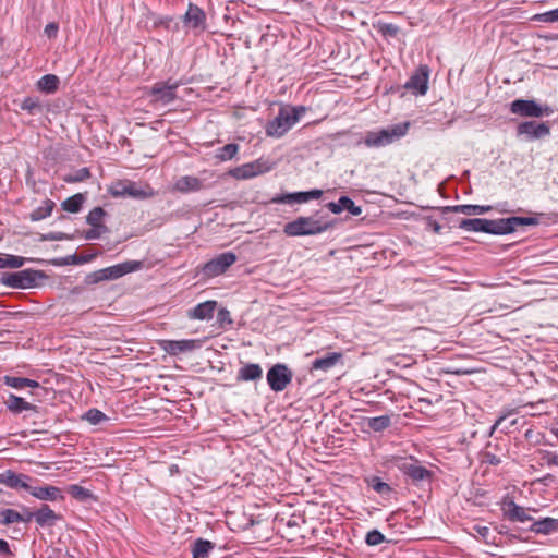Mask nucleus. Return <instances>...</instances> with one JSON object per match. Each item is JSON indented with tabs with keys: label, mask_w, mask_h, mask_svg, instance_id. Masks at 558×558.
Here are the masks:
<instances>
[{
	"label": "nucleus",
	"mask_w": 558,
	"mask_h": 558,
	"mask_svg": "<svg viewBox=\"0 0 558 558\" xmlns=\"http://www.w3.org/2000/svg\"><path fill=\"white\" fill-rule=\"evenodd\" d=\"M411 126L410 121L388 125L384 129L368 131L365 133L362 143L369 148H380L390 145L402 138Z\"/></svg>",
	"instance_id": "obj_1"
},
{
	"label": "nucleus",
	"mask_w": 558,
	"mask_h": 558,
	"mask_svg": "<svg viewBox=\"0 0 558 558\" xmlns=\"http://www.w3.org/2000/svg\"><path fill=\"white\" fill-rule=\"evenodd\" d=\"M305 111L306 108L303 106L281 107L276 118L269 121L265 128L267 136L277 138L283 136L296 122H299Z\"/></svg>",
	"instance_id": "obj_2"
},
{
	"label": "nucleus",
	"mask_w": 558,
	"mask_h": 558,
	"mask_svg": "<svg viewBox=\"0 0 558 558\" xmlns=\"http://www.w3.org/2000/svg\"><path fill=\"white\" fill-rule=\"evenodd\" d=\"M328 222H323L314 216L298 217L284 225L283 232L288 236L317 235L329 229Z\"/></svg>",
	"instance_id": "obj_3"
},
{
	"label": "nucleus",
	"mask_w": 558,
	"mask_h": 558,
	"mask_svg": "<svg viewBox=\"0 0 558 558\" xmlns=\"http://www.w3.org/2000/svg\"><path fill=\"white\" fill-rule=\"evenodd\" d=\"M536 225H538V219L535 217L512 216L500 219H485L484 232L495 235H505L514 232L518 227Z\"/></svg>",
	"instance_id": "obj_4"
},
{
	"label": "nucleus",
	"mask_w": 558,
	"mask_h": 558,
	"mask_svg": "<svg viewBox=\"0 0 558 558\" xmlns=\"http://www.w3.org/2000/svg\"><path fill=\"white\" fill-rule=\"evenodd\" d=\"M44 272L34 269H24L16 272H3L0 283L14 289H28L37 284V280L44 278Z\"/></svg>",
	"instance_id": "obj_5"
},
{
	"label": "nucleus",
	"mask_w": 558,
	"mask_h": 558,
	"mask_svg": "<svg viewBox=\"0 0 558 558\" xmlns=\"http://www.w3.org/2000/svg\"><path fill=\"white\" fill-rule=\"evenodd\" d=\"M430 404V401L421 397V405ZM452 425L451 416L448 410H438L433 414L426 413L421 407V429L446 430Z\"/></svg>",
	"instance_id": "obj_6"
},
{
	"label": "nucleus",
	"mask_w": 558,
	"mask_h": 558,
	"mask_svg": "<svg viewBox=\"0 0 558 558\" xmlns=\"http://www.w3.org/2000/svg\"><path fill=\"white\" fill-rule=\"evenodd\" d=\"M274 167L269 160L259 158L229 170V175L236 180H248L269 172Z\"/></svg>",
	"instance_id": "obj_7"
},
{
	"label": "nucleus",
	"mask_w": 558,
	"mask_h": 558,
	"mask_svg": "<svg viewBox=\"0 0 558 558\" xmlns=\"http://www.w3.org/2000/svg\"><path fill=\"white\" fill-rule=\"evenodd\" d=\"M510 111L513 114L526 118H542L550 116L553 109L548 106H541L533 99H515L510 104Z\"/></svg>",
	"instance_id": "obj_8"
},
{
	"label": "nucleus",
	"mask_w": 558,
	"mask_h": 558,
	"mask_svg": "<svg viewBox=\"0 0 558 558\" xmlns=\"http://www.w3.org/2000/svg\"><path fill=\"white\" fill-rule=\"evenodd\" d=\"M267 384L275 392L283 391L293 379V372L283 363L272 365L266 374Z\"/></svg>",
	"instance_id": "obj_9"
},
{
	"label": "nucleus",
	"mask_w": 558,
	"mask_h": 558,
	"mask_svg": "<svg viewBox=\"0 0 558 558\" xmlns=\"http://www.w3.org/2000/svg\"><path fill=\"white\" fill-rule=\"evenodd\" d=\"M140 262H125L114 266H110L100 270L95 271L89 276L90 282H99L102 280H116L122 276L137 270L140 268Z\"/></svg>",
	"instance_id": "obj_10"
},
{
	"label": "nucleus",
	"mask_w": 558,
	"mask_h": 558,
	"mask_svg": "<svg viewBox=\"0 0 558 558\" xmlns=\"http://www.w3.org/2000/svg\"><path fill=\"white\" fill-rule=\"evenodd\" d=\"M178 83L157 82L155 83L149 92L151 97L150 102L155 105L167 106L175 100Z\"/></svg>",
	"instance_id": "obj_11"
},
{
	"label": "nucleus",
	"mask_w": 558,
	"mask_h": 558,
	"mask_svg": "<svg viewBox=\"0 0 558 558\" xmlns=\"http://www.w3.org/2000/svg\"><path fill=\"white\" fill-rule=\"evenodd\" d=\"M236 259V255L233 252L221 253L204 265L203 272L207 277L219 276L232 266Z\"/></svg>",
	"instance_id": "obj_12"
},
{
	"label": "nucleus",
	"mask_w": 558,
	"mask_h": 558,
	"mask_svg": "<svg viewBox=\"0 0 558 558\" xmlns=\"http://www.w3.org/2000/svg\"><path fill=\"white\" fill-rule=\"evenodd\" d=\"M109 193L113 197H124L130 196L132 198L144 199L153 196L151 192H146V190L141 189L134 182H117L110 186Z\"/></svg>",
	"instance_id": "obj_13"
},
{
	"label": "nucleus",
	"mask_w": 558,
	"mask_h": 558,
	"mask_svg": "<svg viewBox=\"0 0 558 558\" xmlns=\"http://www.w3.org/2000/svg\"><path fill=\"white\" fill-rule=\"evenodd\" d=\"M444 207L429 208L428 206H421V221L424 222L426 230H432L434 233H439L444 228L442 221L446 220L445 213L440 209Z\"/></svg>",
	"instance_id": "obj_14"
},
{
	"label": "nucleus",
	"mask_w": 558,
	"mask_h": 558,
	"mask_svg": "<svg viewBox=\"0 0 558 558\" xmlns=\"http://www.w3.org/2000/svg\"><path fill=\"white\" fill-rule=\"evenodd\" d=\"M550 134V128L545 122L534 120L521 122L517 126V135H525L527 140H538Z\"/></svg>",
	"instance_id": "obj_15"
},
{
	"label": "nucleus",
	"mask_w": 558,
	"mask_h": 558,
	"mask_svg": "<svg viewBox=\"0 0 558 558\" xmlns=\"http://www.w3.org/2000/svg\"><path fill=\"white\" fill-rule=\"evenodd\" d=\"M159 345L168 354L179 355L201 348V342L196 339L160 340Z\"/></svg>",
	"instance_id": "obj_16"
},
{
	"label": "nucleus",
	"mask_w": 558,
	"mask_h": 558,
	"mask_svg": "<svg viewBox=\"0 0 558 558\" xmlns=\"http://www.w3.org/2000/svg\"><path fill=\"white\" fill-rule=\"evenodd\" d=\"M29 481H32L31 476L22 473H15L11 470H7L3 473H0V483L10 488H23L26 492H29L32 486L28 484Z\"/></svg>",
	"instance_id": "obj_17"
},
{
	"label": "nucleus",
	"mask_w": 558,
	"mask_h": 558,
	"mask_svg": "<svg viewBox=\"0 0 558 558\" xmlns=\"http://www.w3.org/2000/svg\"><path fill=\"white\" fill-rule=\"evenodd\" d=\"M183 23L187 27L204 31L206 28V14L199 7L190 3L183 15Z\"/></svg>",
	"instance_id": "obj_18"
},
{
	"label": "nucleus",
	"mask_w": 558,
	"mask_h": 558,
	"mask_svg": "<svg viewBox=\"0 0 558 558\" xmlns=\"http://www.w3.org/2000/svg\"><path fill=\"white\" fill-rule=\"evenodd\" d=\"M343 360V354L341 352H329L325 356L317 357L312 362L310 372L314 373L316 371L327 373L336 365L341 364Z\"/></svg>",
	"instance_id": "obj_19"
},
{
	"label": "nucleus",
	"mask_w": 558,
	"mask_h": 558,
	"mask_svg": "<svg viewBox=\"0 0 558 558\" xmlns=\"http://www.w3.org/2000/svg\"><path fill=\"white\" fill-rule=\"evenodd\" d=\"M396 466L413 483L418 482V461L413 457H398L395 459Z\"/></svg>",
	"instance_id": "obj_20"
},
{
	"label": "nucleus",
	"mask_w": 558,
	"mask_h": 558,
	"mask_svg": "<svg viewBox=\"0 0 558 558\" xmlns=\"http://www.w3.org/2000/svg\"><path fill=\"white\" fill-rule=\"evenodd\" d=\"M28 493L33 497L45 501H57L64 499L63 495L61 494V489L52 485H45L40 487L31 486V490Z\"/></svg>",
	"instance_id": "obj_21"
},
{
	"label": "nucleus",
	"mask_w": 558,
	"mask_h": 558,
	"mask_svg": "<svg viewBox=\"0 0 558 558\" xmlns=\"http://www.w3.org/2000/svg\"><path fill=\"white\" fill-rule=\"evenodd\" d=\"M4 404L7 409L14 414H20L23 411H38L37 405H34L13 393L8 395V397L4 399Z\"/></svg>",
	"instance_id": "obj_22"
},
{
	"label": "nucleus",
	"mask_w": 558,
	"mask_h": 558,
	"mask_svg": "<svg viewBox=\"0 0 558 558\" xmlns=\"http://www.w3.org/2000/svg\"><path fill=\"white\" fill-rule=\"evenodd\" d=\"M263 377V368L257 363H245L238 371L236 380L238 381H257Z\"/></svg>",
	"instance_id": "obj_23"
},
{
	"label": "nucleus",
	"mask_w": 558,
	"mask_h": 558,
	"mask_svg": "<svg viewBox=\"0 0 558 558\" xmlns=\"http://www.w3.org/2000/svg\"><path fill=\"white\" fill-rule=\"evenodd\" d=\"M490 206H484V205H456V206H445L442 209H440L441 213L449 214V213H461L466 216H476V215H483L488 211H490Z\"/></svg>",
	"instance_id": "obj_24"
},
{
	"label": "nucleus",
	"mask_w": 558,
	"mask_h": 558,
	"mask_svg": "<svg viewBox=\"0 0 558 558\" xmlns=\"http://www.w3.org/2000/svg\"><path fill=\"white\" fill-rule=\"evenodd\" d=\"M36 523L44 526H53L61 515L56 513L48 505L43 504L36 511Z\"/></svg>",
	"instance_id": "obj_25"
},
{
	"label": "nucleus",
	"mask_w": 558,
	"mask_h": 558,
	"mask_svg": "<svg viewBox=\"0 0 558 558\" xmlns=\"http://www.w3.org/2000/svg\"><path fill=\"white\" fill-rule=\"evenodd\" d=\"M217 302L216 301H206L197 304L195 307L189 311V317L192 319H210L216 310Z\"/></svg>",
	"instance_id": "obj_26"
},
{
	"label": "nucleus",
	"mask_w": 558,
	"mask_h": 558,
	"mask_svg": "<svg viewBox=\"0 0 558 558\" xmlns=\"http://www.w3.org/2000/svg\"><path fill=\"white\" fill-rule=\"evenodd\" d=\"M203 182L192 175H184L179 178L174 183V190L180 193H190L202 190Z\"/></svg>",
	"instance_id": "obj_27"
},
{
	"label": "nucleus",
	"mask_w": 558,
	"mask_h": 558,
	"mask_svg": "<svg viewBox=\"0 0 558 558\" xmlns=\"http://www.w3.org/2000/svg\"><path fill=\"white\" fill-rule=\"evenodd\" d=\"M505 512L508 519L513 522H526L532 520L527 511L514 501H509L506 505Z\"/></svg>",
	"instance_id": "obj_28"
},
{
	"label": "nucleus",
	"mask_w": 558,
	"mask_h": 558,
	"mask_svg": "<svg viewBox=\"0 0 558 558\" xmlns=\"http://www.w3.org/2000/svg\"><path fill=\"white\" fill-rule=\"evenodd\" d=\"M558 530V519L554 518H544L542 520L535 521L531 526L530 531L536 534H550L554 531Z\"/></svg>",
	"instance_id": "obj_29"
},
{
	"label": "nucleus",
	"mask_w": 558,
	"mask_h": 558,
	"mask_svg": "<svg viewBox=\"0 0 558 558\" xmlns=\"http://www.w3.org/2000/svg\"><path fill=\"white\" fill-rule=\"evenodd\" d=\"M66 492L71 495V497H73L75 500H77L80 502L95 500V496L92 493V490H89L81 485H77V484L69 485L66 487Z\"/></svg>",
	"instance_id": "obj_30"
},
{
	"label": "nucleus",
	"mask_w": 558,
	"mask_h": 558,
	"mask_svg": "<svg viewBox=\"0 0 558 558\" xmlns=\"http://www.w3.org/2000/svg\"><path fill=\"white\" fill-rule=\"evenodd\" d=\"M307 196L306 192H295V193H287L277 195L271 199L274 204H293V203H306Z\"/></svg>",
	"instance_id": "obj_31"
},
{
	"label": "nucleus",
	"mask_w": 558,
	"mask_h": 558,
	"mask_svg": "<svg viewBox=\"0 0 558 558\" xmlns=\"http://www.w3.org/2000/svg\"><path fill=\"white\" fill-rule=\"evenodd\" d=\"M215 544L210 541L198 538L194 542L192 554L193 558H208L209 551L214 549Z\"/></svg>",
	"instance_id": "obj_32"
},
{
	"label": "nucleus",
	"mask_w": 558,
	"mask_h": 558,
	"mask_svg": "<svg viewBox=\"0 0 558 558\" xmlns=\"http://www.w3.org/2000/svg\"><path fill=\"white\" fill-rule=\"evenodd\" d=\"M85 197L83 194L77 193L71 197H68L61 203V207L64 211L76 214L82 209Z\"/></svg>",
	"instance_id": "obj_33"
},
{
	"label": "nucleus",
	"mask_w": 558,
	"mask_h": 558,
	"mask_svg": "<svg viewBox=\"0 0 558 558\" xmlns=\"http://www.w3.org/2000/svg\"><path fill=\"white\" fill-rule=\"evenodd\" d=\"M56 204L51 199H45L43 204L31 213V219L33 221H39L49 217L54 208Z\"/></svg>",
	"instance_id": "obj_34"
},
{
	"label": "nucleus",
	"mask_w": 558,
	"mask_h": 558,
	"mask_svg": "<svg viewBox=\"0 0 558 558\" xmlns=\"http://www.w3.org/2000/svg\"><path fill=\"white\" fill-rule=\"evenodd\" d=\"M59 82L57 75L46 74L37 82V87L39 90L50 94L58 89Z\"/></svg>",
	"instance_id": "obj_35"
},
{
	"label": "nucleus",
	"mask_w": 558,
	"mask_h": 558,
	"mask_svg": "<svg viewBox=\"0 0 558 558\" xmlns=\"http://www.w3.org/2000/svg\"><path fill=\"white\" fill-rule=\"evenodd\" d=\"M26 262L25 257L10 254H0V269L10 268L16 269L21 268Z\"/></svg>",
	"instance_id": "obj_36"
},
{
	"label": "nucleus",
	"mask_w": 558,
	"mask_h": 558,
	"mask_svg": "<svg viewBox=\"0 0 558 558\" xmlns=\"http://www.w3.org/2000/svg\"><path fill=\"white\" fill-rule=\"evenodd\" d=\"M485 218H466L458 222V227L464 231L484 232Z\"/></svg>",
	"instance_id": "obj_37"
},
{
	"label": "nucleus",
	"mask_w": 558,
	"mask_h": 558,
	"mask_svg": "<svg viewBox=\"0 0 558 558\" xmlns=\"http://www.w3.org/2000/svg\"><path fill=\"white\" fill-rule=\"evenodd\" d=\"M365 482L368 487L373 488L381 496H388L391 493V487L386 482H383L378 476L366 477Z\"/></svg>",
	"instance_id": "obj_38"
},
{
	"label": "nucleus",
	"mask_w": 558,
	"mask_h": 558,
	"mask_svg": "<svg viewBox=\"0 0 558 558\" xmlns=\"http://www.w3.org/2000/svg\"><path fill=\"white\" fill-rule=\"evenodd\" d=\"M240 146L235 143H229L216 151V158L221 161L231 160L239 153Z\"/></svg>",
	"instance_id": "obj_39"
},
{
	"label": "nucleus",
	"mask_w": 558,
	"mask_h": 558,
	"mask_svg": "<svg viewBox=\"0 0 558 558\" xmlns=\"http://www.w3.org/2000/svg\"><path fill=\"white\" fill-rule=\"evenodd\" d=\"M106 215L107 213L104 210V208L95 207L88 213L86 222L92 227H101L102 230H107V227L101 223V220Z\"/></svg>",
	"instance_id": "obj_40"
},
{
	"label": "nucleus",
	"mask_w": 558,
	"mask_h": 558,
	"mask_svg": "<svg viewBox=\"0 0 558 558\" xmlns=\"http://www.w3.org/2000/svg\"><path fill=\"white\" fill-rule=\"evenodd\" d=\"M90 178V171L88 168L84 167L81 169H77L73 172H70L63 177V181L66 183H76V182H83Z\"/></svg>",
	"instance_id": "obj_41"
},
{
	"label": "nucleus",
	"mask_w": 558,
	"mask_h": 558,
	"mask_svg": "<svg viewBox=\"0 0 558 558\" xmlns=\"http://www.w3.org/2000/svg\"><path fill=\"white\" fill-rule=\"evenodd\" d=\"M21 109L27 111L29 114L43 112V106L36 97H26L21 104Z\"/></svg>",
	"instance_id": "obj_42"
},
{
	"label": "nucleus",
	"mask_w": 558,
	"mask_h": 558,
	"mask_svg": "<svg viewBox=\"0 0 558 558\" xmlns=\"http://www.w3.org/2000/svg\"><path fill=\"white\" fill-rule=\"evenodd\" d=\"M22 521V514L14 509H3L0 511V524L10 525Z\"/></svg>",
	"instance_id": "obj_43"
},
{
	"label": "nucleus",
	"mask_w": 558,
	"mask_h": 558,
	"mask_svg": "<svg viewBox=\"0 0 558 558\" xmlns=\"http://www.w3.org/2000/svg\"><path fill=\"white\" fill-rule=\"evenodd\" d=\"M391 424V420L388 415H381L372 417L368 421V427L374 432H381L388 428Z\"/></svg>",
	"instance_id": "obj_44"
},
{
	"label": "nucleus",
	"mask_w": 558,
	"mask_h": 558,
	"mask_svg": "<svg viewBox=\"0 0 558 558\" xmlns=\"http://www.w3.org/2000/svg\"><path fill=\"white\" fill-rule=\"evenodd\" d=\"M434 476V471L421 466V490H432V482Z\"/></svg>",
	"instance_id": "obj_45"
},
{
	"label": "nucleus",
	"mask_w": 558,
	"mask_h": 558,
	"mask_svg": "<svg viewBox=\"0 0 558 558\" xmlns=\"http://www.w3.org/2000/svg\"><path fill=\"white\" fill-rule=\"evenodd\" d=\"M340 205L342 207V211L348 210L353 216H359L362 214V208L356 206L354 202L348 196L340 197Z\"/></svg>",
	"instance_id": "obj_46"
},
{
	"label": "nucleus",
	"mask_w": 558,
	"mask_h": 558,
	"mask_svg": "<svg viewBox=\"0 0 558 558\" xmlns=\"http://www.w3.org/2000/svg\"><path fill=\"white\" fill-rule=\"evenodd\" d=\"M533 21L544 22V23H554L558 22V8L548 12L535 14L532 17Z\"/></svg>",
	"instance_id": "obj_47"
},
{
	"label": "nucleus",
	"mask_w": 558,
	"mask_h": 558,
	"mask_svg": "<svg viewBox=\"0 0 558 558\" xmlns=\"http://www.w3.org/2000/svg\"><path fill=\"white\" fill-rule=\"evenodd\" d=\"M85 418L93 425H97L101 423L102 421H106L108 417L98 409H89L86 414Z\"/></svg>",
	"instance_id": "obj_48"
},
{
	"label": "nucleus",
	"mask_w": 558,
	"mask_h": 558,
	"mask_svg": "<svg viewBox=\"0 0 558 558\" xmlns=\"http://www.w3.org/2000/svg\"><path fill=\"white\" fill-rule=\"evenodd\" d=\"M365 542L368 546H376L385 542V535L378 530H372L366 534Z\"/></svg>",
	"instance_id": "obj_49"
},
{
	"label": "nucleus",
	"mask_w": 558,
	"mask_h": 558,
	"mask_svg": "<svg viewBox=\"0 0 558 558\" xmlns=\"http://www.w3.org/2000/svg\"><path fill=\"white\" fill-rule=\"evenodd\" d=\"M4 383L14 388V389H23L24 387V377H12V376H5Z\"/></svg>",
	"instance_id": "obj_50"
},
{
	"label": "nucleus",
	"mask_w": 558,
	"mask_h": 558,
	"mask_svg": "<svg viewBox=\"0 0 558 558\" xmlns=\"http://www.w3.org/2000/svg\"><path fill=\"white\" fill-rule=\"evenodd\" d=\"M58 32H59V24L56 22L48 23L44 29V34L49 39H54L58 36Z\"/></svg>",
	"instance_id": "obj_51"
},
{
	"label": "nucleus",
	"mask_w": 558,
	"mask_h": 558,
	"mask_svg": "<svg viewBox=\"0 0 558 558\" xmlns=\"http://www.w3.org/2000/svg\"><path fill=\"white\" fill-rule=\"evenodd\" d=\"M428 68L421 65V96L427 92Z\"/></svg>",
	"instance_id": "obj_52"
},
{
	"label": "nucleus",
	"mask_w": 558,
	"mask_h": 558,
	"mask_svg": "<svg viewBox=\"0 0 558 558\" xmlns=\"http://www.w3.org/2000/svg\"><path fill=\"white\" fill-rule=\"evenodd\" d=\"M404 87L413 89V94L418 95V70L413 72L410 81L405 84Z\"/></svg>",
	"instance_id": "obj_53"
},
{
	"label": "nucleus",
	"mask_w": 558,
	"mask_h": 558,
	"mask_svg": "<svg viewBox=\"0 0 558 558\" xmlns=\"http://www.w3.org/2000/svg\"><path fill=\"white\" fill-rule=\"evenodd\" d=\"M217 319H218V322L221 325L225 324V323L232 324V319H231L230 313L226 308H220L219 310V312L217 314Z\"/></svg>",
	"instance_id": "obj_54"
},
{
	"label": "nucleus",
	"mask_w": 558,
	"mask_h": 558,
	"mask_svg": "<svg viewBox=\"0 0 558 558\" xmlns=\"http://www.w3.org/2000/svg\"><path fill=\"white\" fill-rule=\"evenodd\" d=\"M107 230H102L101 227H93L89 231H87L86 233V239L87 240H94V239H98L101 233L106 232Z\"/></svg>",
	"instance_id": "obj_55"
},
{
	"label": "nucleus",
	"mask_w": 558,
	"mask_h": 558,
	"mask_svg": "<svg viewBox=\"0 0 558 558\" xmlns=\"http://www.w3.org/2000/svg\"><path fill=\"white\" fill-rule=\"evenodd\" d=\"M0 555L4 557L13 556L10 545L5 539H0Z\"/></svg>",
	"instance_id": "obj_56"
},
{
	"label": "nucleus",
	"mask_w": 558,
	"mask_h": 558,
	"mask_svg": "<svg viewBox=\"0 0 558 558\" xmlns=\"http://www.w3.org/2000/svg\"><path fill=\"white\" fill-rule=\"evenodd\" d=\"M24 510V514H22V521L21 522H25V523H28L31 522L33 519L36 520V512H33L31 511L29 509H27L26 507L23 508Z\"/></svg>",
	"instance_id": "obj_57"
},
{
	"label": "nucleus",
	"mask_w": 558,
	"mask_h": 558,
	"mask_svg": "<svg viewBox=\"0 0 558 558\" xmlns=\"http://www.w3.org/2000/svg\"><path fill=\"white\" fill-rule=\"evenodd\" d=\"M327 207L333 213V214H340L342 213V207L340 205V198L338 202H330L327 204Z\"/></svg>",
	"instance_id": "obj_58"
},
{
	"label": "nucleus",
	"mask_w": 558,
	"mask_h": 558,
	"mask_svg": "<svg viewBox=\"0 0 558 558\" xmlns=\"http://www.w3.org/2000/svg\"><path fill=\"white\" fill-rule=\"evenodd\" d=\"M322 195H323V191L322 190L306 191L307 201L318 199V198L322 197Z\"/></svg>",
	"instance_id": "obj_59"
},
{
	"label": "nucleus",
	"mask_w": 558,
	"mask_h": 558,
	"mask_svg": "<svg viewBox=\"0 0 558 558\" xmlns=\"http://www.w3.org/2000/svg\"><path fill=\"white\" fill-rule=\"evenodd\" d=\"M45 240H49V241H59V240H63V239H68V236H65L63 233H49L47 235L44 236Z\"/></svg>",
	"instance_id": "obj_60"
},
{
	"label": "nucleus",
	"mask_w": 558,
	"mask_h": 558,
	"mask_svg": "<svg viewBox=\"0 0 558 558\" xmlns=\"http://www.w3.org/2000/svg\"><path fill=\"white\" fill-rule=\"evenodd\" d=\"M547 464L558 466V454L547 453Z\"/></svg>",
	"instance_id": "obj_61"
},
{
	"label": "nucleus",
	"mask_w": 558,
	"mask_h": 558,
	"mask_svg": "<svg viewBox=\"0 0 558 558\" xmlns=\"http://www.w3.org/2000/svg\"><path fill=\"white\" fill-rule=\"evenodd\" d=\"M24 387L38 388L39 383L29 378H24Z\"/></svg>",
	"instance_id": "obj_62"
},
{
	"label": "nucleus",
	"mask_w": 558,
	"mask_h": 558,
	"mask_svg": "<svg viewBox=\"0 0 558 558\" xmlns=\"http://www.w3.org/2000/svg\"><path fill=\"white\" fill-rule=\"evenodd\" d=\"M476 531L483 537H487V535L489 534V529L487 526H480L476 529Z\"/></svg>",
	"instance_id": "obj_63"
},
{
	"label": "nucleus",
	"mask_w": 558,
	"mask_h": 558,
	"mask_svg": "<svg viewBox=\"0 0 558 558\" xmlns=\"http://www.w3.org/2000/svg\"><path fill=\"white\" fill-rule=\"evenodd\" d=\"M506 418H507V417H506L505 415L500 416V417L495 422V424H494V426H493V430H495V429H497L498 427H500V426L504 424V422L506 421Z\"/></svg>",
	"instance_id": "obj_64"
}]
</instances>
